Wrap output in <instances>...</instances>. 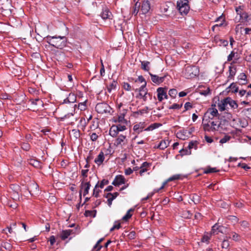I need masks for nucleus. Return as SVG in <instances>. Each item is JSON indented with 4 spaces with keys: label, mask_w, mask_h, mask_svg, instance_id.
Here are the masks:
<instances>
[{
    "label": "nucleus",
    "mask_w": 251,
    "mask_h": 251,
    "mask_svg": "<svg viewBox=\"0 0 251 251\" xmlns=\"http://www.w3.org/2000/svg\"><path fill=\"white\" fill-rule=\"evenodd\" d=\"M46 38L48 44L57 49H62L66 46L67 38L65 36L48 35Z\"/></svg>",
    "instance_id": "f257e3e1"
},
{
    "label": "nucleus",
    "mask_w": 251,
    "mask_h": 251,
    "mask_svg": "<svg viewBox=\"0 0 251 251\" xmlns=\"http://www.w3.org/2000/svg\"><path fill=\"white\" fill-rule=\"evenodd\" d=\"M176 8L175 5L172 2H167L160 6V12L166 17H170L174 15V11Z\"/></svg>",
    "instance_id": "f03ea898"
},
{
    "label": "nucleus",
    "mask_w": 251,
    "mask_h": 251,
    "mask_svg": "<svg viewBox=\"0 0 251 251\" xmlns=\"http://www.w3.org/2000/svg\"><path fill=\"white\" fill-rule=\"evenodd\" d=\"M188 0H179L177 1L176 8L181 15H186L190 9Z\"/></svg>",
    "instance_id": "7ed1b4c3"
},
{
    "label": "nucleus",
    "mask_w": 251,
    "mask_h": 251,
    "mask_svg": "<svg viewBox=\"0 0 251 251\" xmlns=\"http://www.w3.org/2000/svg\"><path fill=\"white\" fill-rule=\"evenodd\" d=\"M199 72L197 66H188L185 68V75L188 78H193L197 76Z\"/></svg>",
    "instance_id": "20e7f679"
},
{
    "label": "nucleus",
    "mask_w": 251,
    "mask_h": 251,
    "mask_svg": "<svg viewBox=\"0 0 251 251\" xmlns=\"http://www.w3.org/2000/svg\"><path fill=\"white\" fill-rule=\"evenodd\" d=\"M96 111L100 114L109 113L111 110L110 106L105 102L98 103L95 107Z\"/></svg>",
    "instance_id": "39448f33"
},
{
    "label": "nucleus",
    "mask_w": 251,
    "mask_h": 251,
    "mask_svg": "<svg viewBox=\"0 0 251 251\" xmlns=\"http://www.w3.org/2000/svg\"><path fill=\"white\" fill-rule=\"evenodd\" d=\"M208 119V120H214L215 118H220L217 109L215 107L208 108L204 115V118Z\"/></svg>",
    "instance_id": "423d86ee"
},
{
    "label": "nucleus",
    "mask_w": 251,
    "mask_h": 251,
    "mask_svg": "<svg viewBox=\"0 0 251 251\" xmlns=\"http://www.w3.org/2000/svg\"><path fill=\"white\" fill-rule=\"evenodd\" d=\"M222 122L227 123V121L225 119L222 120L220 118H215L214 120H210V124L211 125L214 132L218 131L219 128H222Z\"/></svg>",
    "instance_id": "0eeeda50"
},
{
    "label": "nucleus",
    "mask_w": 251,
    "mask_h": 251,
    "mask_svg": "<svg viewBox=\"0 0 251 251\" xmlns=\"http://www.w3.org/2000/svg\"><path fill=\"white\" fill-rule=\"evenodd\" d=\"M85 179H84L81 181V184L80 186V190L79 191V201H81L82 200V190H84L83 192V196H85L87 194H88L90 188L91 187L90 182H85Z\"/></svg>",
    "instance_id": "6e6552de"
},
{
    "label": "nucleus",
    "mask_w": 251,
    "mask_h": 251,
    "mask_svg": "<svg viewBox=\"0 0 251 251\" xmlns=\"http://www.w3.org/2000/svg\"><path fill=\"white\" fill-rule=\"evenodd\" d=\"M167 90V88L166 87H159L157 88V98L159 101H161L163 100V97L166 99H168Z\"/></svg>",
    "instance_id": "1a4fd4ad"
},
{
    "label": "nucleus",
    "mask_w": 251,
    "mask_h": 251,
    "mask_svg": "<svg viewBox=\"0 0 251 251\" xmlns=\"http://www.w3.org/2000/svg\"><path fill=\"white\" fill-rule=\"evenodd\" d=\"M182 179L181 175H175L169 177L166 181L163 182L162 185L158 189H154L155 192H159L160 190L163 189L165 185L169 181Z\"/></svg>",
    "instance_id": "9d476101"
},
{
    "label": "nucleus",
    "mask_w": 251,
    "mask_h": 251,
    "mask_svg": "<svg viewBox=\"0 0 251 251\" xmlns=\"http://www.w3.org/2000/svg\"><path fill=\"white\" fill-rule=\"evenodd\" d=\"M202 126L205 131L214 132L211 125L210 124V120H208V119H203Z\"/></svg>",
    "instance_id": "9b49d317"
},
{
    "label": "nucleus",
    "mask_w": 251,
    "mask_h": 251,
    "mask_svg": "<svg viewBox=\"0 0 251 251\" xmlns=\"http://www.w3.org/2000/svg\"><path fill=\"white\" fill-rule=\"evenodd\" d=\"M125 183V178L122 175L116 176L113 181L112 182V185L115 186H118L121 184Z\"/></svg>",
    "instance_id": "f8f14e48"
},
{
    "label": "nucleus",
    "mask_w": 251,
    "mask_h": 251,
    "mask_svg": "<svg viewBox=\"0 0 251 251\" xmlns=\"http://www.w3.org/2000/svg\"><path fill=\"white\" fill-rule=\"evenodd\" d=\"M146 125L145 122H140L133 126V130L136 133L139 134L143 131V129L146 126Z\"/></svg>",
    "instance_id": "ddd939ff"
},
{
    "label": "nucleus",
    "mask_w": 251,
    "mask_h": 251,
    "mask_svg": "<svg viewBox=\"0 0 251 251\" xmlns=\"http://www.w3.org/2000/svg\"><path fill=\"white\" fill-rule=\"evenodd\" d=\"M151 81L157 84H159L163 82L164 81L165 78L166 77V75L163 76H158L157 75H153L151 73H149Z\"/></svg>",
    "instance_id": "4468645a"
},
{
    "label": "nucleus",
    "mask_w": 251,
    "mask_h": 251,
    "mask_svg": "<svg viewBox=\"0 0 251 251\" xmlns=\"http://www.w3.org/2000/svg\"><path fill=\"white\" fill-rule=\"evenodd\" d=\"M100 16L103 20H106L111 19L113 15L112 13L107 8H105L102 9V11L100 13Z\"/></svg>",
    "instance_id": "2eb2a0df"
},
{
    "label": "nucleus",
    "mask_w": 251,
    "mask_h": 251,
    "mask_svg": "<svg viewBox=\"0 0 251 251\" xmlns=\"http://www.w3.org/2000/svg\"><path fill=\"white\" fill-rule=\"evenodd\" d=\"M150 8L151 6L150 2L147 0L143 1L141 8L142 14H146L149 11Z\"/></svg>",
    "instance_id": "dca6fc26"
},
{
    "label": "nucleus",
    "mask_w": 251,
    "mask_h": 251,
    "mask_svg": "<svg viewBox=\"0 0 251 251\" xmlns=\"http://www.w3.org/2000/svg\"><path fill=\"white\" fill-rule=\"evenodd\" d=\"M225 103H226L227 105L229 104L232 108L235 109L238 107V104L236 101L232 100L230 97H227L225 99Z\"/></svg>",
    "instance_id": "f3484780"
},
{
    "label": "nucleus",
    "mask_w": 251,
    "mask_h": 251,
    "mask_svg": "<svg viewBox=\"0 0 251 251\" xmlns=\"http://www.w3.org/2000/svg\"><path fill=\"white\" fill-rule=\"evenodd\" d=\"M215 22L219 23L214 25L212 27V29L213 31H214L215 30H216V28L223 25L224 23L225 22V19L222 16H220L217 18Z\"/></svg>",
    "instance_id": "a211bd4d"
},
{
    "label": "nucleus",
    "mask_w": 251,
    "mask_h": 251,
    "mask_svg": "<svg viewBox=\"0 0 251 251\" xmlns=\"http://www.w3.org/2000/svg\"><path fill=\"white\" fill-rule=\"evenodd\" d=\"M104 159V153L102 151H101L98 157L95 159V162L98 165H101Z\"/></svg>",
    "instance_id": "6ab92c4d"
},
{
    "label": "nucleus",
    "mask_w": 251,
    "mask_h": 251,
    "mask_svg": "<svg viewBox=\"0 0 251 251\" xmlns=\"http://www.w3.org/2000/svg\"><path fill=\"white\" fill-rule=\"evenodd\" d=\"M72 233H73V230H71V229L64 230L61 232L60 237L62 240H65Z\"/></svg>",
    "instance_id": "aec40b11"
},
{
    "label": "nucleus",
    "mask_w": 251,
    "mask_h": 251,
    "mask_svg": "<svg viewBox=\"0 0 251 251\" xmlns=\"http://www.w3.org/2000/svg\"><path fill=\"white\" fill-rule=\"evenodd\" d=\"M126 138V136L123 135H120L118 136V137L116 139L115 145L116 146H119V145H122V143H123V144L125 145L126 143H124V141Z\"/></svg>",
    "instance_id": "412c9836"
},
{
    "label": "nucleus",
    "mask_w": 251,
    "mask_h": 251,
    "mask_svg": "<svg viewBox=\"0 0 251 251\" xmlns=\"http://www.w3.org/2000/svg\"><path fill=\"white\" fill-rule=\"evenodd\" d=\"M169 144L170 141L168 140H162L157 146V148L164 150L169 146Z\"/></svg>",
    "instance_id": "4be33fe9"
},
{
    "label": "nucleus",
    "mask_w": 251,
    "mask_h": 251,
    "mask_svg": "<svg viewBox=\"0 0 251 251\" xmlns=\"http://www.w3.org/2000/svg\"><path fill=\"white\" fill-rule=\"evenodd\" d=\"M238 79L240 81H244V83H240V85H245L248 83L247 76L244 73H241L238 76Z\"/></svg>",
    "instance_id": "5701e85b"
},
{
    "label": "nucleus",
    "mask_w": 251,
    "mask_h": 251,
    "mask_svg": "<svg viewBox=\"0 0 251 251\" xmlns=\"http://www.w3.org/2000/svg\"><path fill=\"white\" fill-rule=\"evenodd\" d=\"M119 133L118 130H116V127L115 125L112 126L109 130V135L113 137L117 136Z\"/></svg>",
    "instance_id": "b1692460"
},
{
    "label": "nucleus",
    "mask_w": 251,
    "mask_h": 251,
    "mask_svg": "<svg viewBox=\"0 0 251 251\" xmlns=\"http://www.w3.org/2000/svg\"><path fill=\"white\" fill-rule=\"evenodd\" d=\"M227 89H230L229 91H231L232 93H237L238 91V87L236 85V83H232Z\"/></svg>",
    "instance_id": "393cba45"
},
{
    "label": "nucleus",
    "mask_w": 251,
    "mask_h": 251,
    "mask_svg": "<svg viewBox=\"0 0 251 251\" xmlns=\"http://www.w3.org/2000/svg\"><path fill=\"white\" fill-rule=\"evenodd\" d=\"M162 125L161 124L159 123H153L152 124H151L149 126H148L147 128H145L144 129L145 131H151L152 130L156 128L159 127V126H161Z\"/></svg>",
    "instance_id": "a878e982"
},
{
    "label": "nucleus",
    "mask_w": 251,
    "mask_h": 251,
    "mask_svg": "<svg viewBox=\"0 0 251 251\" xmlns=\"http://www.w3.org/2000/svg\"><path fill=\"white\" fill-rule=\"evenodd\" d=\"M150 62L147 61H141V68L146 71H149L150 69L149 65Z\"/></svg>",
    "instance_id": "bb28decb"
},
{
    "label": "nucleus",
    "mask_w": 251,
    "mask_h": 251,
    "mask_svg": "<svg viewBox=\"0 0 251 251\" xmlns=\"http://www.w3.org/2000/svg\"><path fill=\"white\" fill-rule=\"evenodd\" d=\"M134 210L133 208H130L129 209L126 214L122 218V220L125 221L128 220L132 216V214L130 213L131 212H133Z\"/></svg>",
    "instance_id": "cd10ccee"
},
{
    "label": "nucleus",
    "mask_w": 251,
    "mask_h": 251,
    "mask_svg": "<svg viewBox=\"0 0 251 251\" xmlns=\"http://www.w3.org/2000/svg\"><path fill=\"white\" fill-rule=\"evenodd\" d=\"M76 97L75 94L70 93L67 98L68 103H74L76 101Z\"/></svg>",
    "instance_id": "c85d7f7f"
},
{
    "label": "nucleus",
    "mask_w": 251,
    "mask_h": 251,
    "mask_svg": "<svg viewBox=\"0 0 251 251\" xmlns=\"http://www.w3.org/2000/svg\"><path fill=\"white\" fill-rule=\"evenodd\" d=\"M117 84V82L113 80L109 85L107 87L108 92L110 93L112 90L115 89L116 88Z\"/></svg>",
    "instance_id": "c756f323"
},
{
    "label": "nucleus",
    "mask_w": 251,
    "mask_h": 251,
    "mask_svg": "<svg viewBox=\"0 0 251 251\" xmlns=\"http://www.w3.org/2000/svg\"><path fill=\"white\" fill-rule=\"evenodd\" d=\"M228 234L229 235V238H231L233 240L235 241H238L239 240L240 235L236 232H231Z\"/></svg>",
    "instance_id": "7c9ffc66"
},
{
    "label": "nucleus",
    "mask_w": 251,
    "mask_h": 251,
    "mask_svg": "<svg viewBox=\"0 0 251 251\" xmlns=\"http://www.w3.org/2000/svg\"><path fill=\"white\" fill-rule=\"evenodd\" d=\"M219 172V170H217L216 168H211L209 166L207 167V168L204 171V174H210L213 173H216Z\"/></svg>",
    "instance_id": "2f4dec72"
},
{
    "label": "nucleus",
    "mask_w": 251,
    "mask_h": 251,
    "mask_svg": "<svg viewBox=\"0 0 251 251\" xmlns=\"http://www.w3.org/2000/svg\"><path fill=\"white\" fill-rule=\"evenodd\" d=\"M97 211L94 210H86L85 211L84 215L86 217H95L96 215Z\"/></svg>",
    "instance_id": "473e14b6"
},
{
    "label": "nucleus",
    "mask_w": 251,
    "mask_h": 251,
    "mask_svg": "<svg viewBox=\"0 0 251 251\" xmlns=\"http://www.w3.org/2000/svg\"><path fill=\"white\" fill-rule=\"evenodd\" d=\"M226 103H225V99L220 102L218 103V104L219 109L221 111H224L226 109Z\"/></svg>",
    "instance_id": "72a5a7b5"
},
{
    "label": "nucleus",
    "mask_w": 251,
    "mask_h": 251,
    "mask_svg": "<svg viewBox=\"0 0 251 251\" xmlns=\"http://www.w3.org/2000/svg\"><path fill=\"white\" fill-rule=\"evenodd\" d=\"M99 187V182L95 185V188L93 190V195L95 196L96 198H98L99 196V193L101 192V191L97 188Z\"/></svg>",
    "instance_id": "f704fd0d"
},
{
    "label": "nucleus",
    "mask_w": 251,
    "mask_h": 251,
    "mask_svg": "<svg viewBox=\"0 0 251 251\" xmlns=\"http://www.w3.org/2000/svg\"><path fill=\"white\" fill-rule=\"evenodd\" d=\"M229 75L228 76V78L232 77L236 74V68L235 67L232 68V67L230 66L229 67Z\"/></svg>",
    "instance_id": "c9c22d12"
},
{
    "label": "nucleus",
    "mask_w": 251,
    "mask_h": 251,
    "mask_svg": "<svg viewBox=\"0 0 251 251\" xmlns=\"http://www.w3.org/2000/svg\"><path fill=\"white\" fill-rule=\"evenodd\" d=\"M118 122L119 123H121L122 124H126L127 121L125 119V114L122 113L118 117Z\"/></svg>",
    "instance_id": "e433bc0d"
},
{
    "label": "nucleus",
    "mask_w": 251,
    "mask_h": 251,
    "mask_svg": "<svg viewBox=\"0 0 251 251\" xmlns=\"http://www.w3.org/2000/svg\"><path fill=\"white\" fill-rule=\"evenodd\" d=\"M148 107L146 106L145 108H144L143 109H141V110H139L134 112V114L135 115V114L142 115L144 113H148Z\"/></svg>",
    "instance_id": "4c0bfd02"
},
{
    "label": "nucleus",
    "mask_w": 251,
    "mask_h": 251,
    "mask_svg": "<svg viewBox=\"0 0 251 251\" xmlns=\"http://www.w3.org/2000/svg\"><path fill=\"white\" fill-rule=\"evenodd\" d=\"M179 152L180 153L181 156L190 155L191 154V151L189 149H183L179 151Z\"/></svg>",
    "instance_id": "58836bf2"
},
{
    "label": "nucleus",
    "mask_w": 251,
    "mask_h": 251,
    "mask_svg": "<svg viewBox=\"0 0 251 251\" xmlns=\"http://www.w3.org/2000/svg\"><path fill=\"white\" fill-rule=\"evenodd\" d=\"M198 142L197 141H191L189 143L188 148L191 151L192 149L194 148L195 149L197 148Z\"/></svg>",
    "instance_id": "ea45409f"
},
{
    "label": "nucleus",
    "mask_w": 251,
    "mask_h": 251,
    "mask_svg": "<svg viewBox=\"0 0 251 251\" xmlns=\"http://www.w3.org/2000/svg\"><path fill=\"white\" fill-rule=\"evenodd\" d=\"M21 145V148L24 151H28L30 149V146L27 143H22Z\"/></svg>",
    "instance_id": "a19ab883"
},
{
    "label": "nucleus",
    "mask_w": 251,
    "mask_h": 251,
    "mask_svg": "<svg viewBox=\"0 0 251 251\" xmlns=\"http://www.w3.org/2000/svg\"><path fill=\"white\" fill-rule=\"evenodd\" d=\"M227 219L228 220L231 221L234 224L238 223V222L239 221V219L237 217H236L235 216H233V215H229V216H227Z\"/></svg>",
    "instance_id": "79ce46f5"
},
{
    "label": "nucleus",
    "mask_w": 251,
    "mask_h": 251,
    "mask_svg": "<svg viewBox=\"0 0 251 251\" xmlns=\"http://www.w3.org/2000/svg\"><path fill=\"white\" fill-rule=\"evenodd\" d=\"M123 87L124 89L127 91H131V90H133V87H131L130 85L127 83V82H124L123 84Z\"/></svg>",
    "instance_id": "37998d69"
},
{
    "label": "nucleus",
    "mask_w": 251,
    "mask_h": 251,
    "mask_svg": "<svg viewBox=\"0 0 251 251\" xmlns=\"http://www.w3.org/2000/svg\"><path fill=\"white\" fill-rule=\"evenodd\" d=\"M185 133H186V131L184 130L180 131L177 133V137L181 139L185 140L186 137Z\"/></svg>",
    "instance_id": "c03bdc74"
},
{
    "label": "nucleus",
    "mask_w": 251,
    "mask_h": 251,
    "mask_svg": "<svg viewBox=\"0 0 251 251\" xmlns=\"http://www.w3.org/2000/svg\"><path fill=\"white\" fill-rule=\"evenodd\" d=\"M29 163L35 167H38L39 166V162L34 159H31L29 160Z\"/></svg>",
    "instance_id": "a18cd8bd"
},
{
    "label": "nucleus",
    "mask_w": 251,
    "mask_h": 251,
    "mask_svg": "<svg viewBox=\"0 0 251 251\" xmlns=\"http://www.w3.org/2000/svg\"><path fill=\"white\" fill-rule=\"evenodd\" d=\"M177 93V91L175 89H170L169 91V95L173 98H176Z\"/></svg>",
    "instance_id": "49530a36"
},
{
    "label": "nucleus",
    "mask_w": 251,
    "mask_h": 251,
    "mask_svg": "<svg viewBox=\"0 0 251 251\" xmlns=\"http://www.w3.org/2000/svg\"><path fill=\"white\" fill-rule=\"evenodd\" d=\"M239 15H240L241 19L245 20L246 21L247 20L248 17H249L248 13L245 12H243V11H240V13H239Z\"/></svg>",
    "instance_id": "de8ad7c7"
},
{
    "label": "nucleus",
    "mask_w": 251,
    "mask_h": 251,
    "mask_svg": "<svg viewBox=\"0 0 251 251\" xmlns=\"http://www.w3.org/2000/svg\"><path fill=\"white\" fill-rule=\"evenodd\" d=\"M116 127V130L119 131H123L126 129V127L125 125H122L121 124H119L117 125H115Z\"/></svg>",
    "instance_id": "09e8293b"
},
{
    "label": "nucleus",
    "mask_w": 251,
    "mask_h": 251,
    "mask_svg": "<svg viewBox=\"0 0 251 251\" xmlns=\"http://www.w3.org/2000/svg\"><path fill=\"white\" fill-rule=\"evenodd\" d=\"M182 106V104H178L177 103H174L172 105L169 107L170 109H178L180 108Z\"/></svg>",
    "instance_id": "8fccbe9b"
},
{
    "label": "nucleus",
    "mask_w": 251,
    "mask_h": 251,
    "mask_svg": "<svg viewBox=\"0 0 251 251\" xmlns=\"http://www.w3.org/2000/svg\"><path fill=\"white\" fill-rule=\"evenodd\" d=\"M109 183V181L106 179H102L100 183H99V187L102 188L105 185H107Z\"/></svg>",
    "instance_id": "3c124183"
},
{
    "label": "nucleus",
    "mask_w": 251,
    "mask_h": 251,
    "mask_svg": "<svg viewBox=\"0 0 251 251\" xmlns=\"http://www.w3.org/2000/svg\"><path fill=\"white\" fill-rule=\"evenodd\" d=\"M219 46H223L224 47H226V46H227V45L228 44V41L225 40V39H219Z\"/></svg>",
    "instance_id": "603ef678"
},
{
    "label": "nucleus",
    "mask_w": 251,
    "mask_h": 251,
    "mask_svg": "<svg viewBox=\"0 0 251 251\" xmlns=\"http://www.w3.org/2000/svg\"><path fill=\"white\" fill-rule=\"evenodd\" d=\"M229 246V242L228 240H224L222 242V247L224 249H227Z\"/></svg>",
    "instance_id": "864d4df0"
},
{
    "label": "nucleus",
    "mask_w": 251,
    "mask_h": 251,
    "mask_svg": "<svg viewBox=\"0 0 251 251\" xmlns=\"http://www.w3.org/2000/svg\"><path fill=\"white\" fill-rule=\"evenodd\" d=\"M210 237L208 235H204L201 239V241L208 244L209 242Z\"/></svg>",
    "instance_id": "5fc2aeb1"
},
{
    "label": "nucleus",
    "mask_w": 251,
    "mask_h": 251,
    "mask_svg": "<svg viewBox=\"0 0 251 251\" xmlns=\"http://www.w3.org/2000/svg\"><path fill=\"white\" fill-rule=\"evenodd\" d=\"M230 137L229 136L226 135L220 140V143L222 144L225 143L226 142L230 140Z\"/></svg>",
    "instance_id": "6e6d98bb"
},
{
    "label": "nucleus",
    "mask_w": 251,
    "mask_h": 251,
    "mask_svg": "<svg viewBox=\"0 0 251 251\" xmlns=\"http://www.w3.org/2000/svg\"><path fill=\"white\" fill-rule=\"evenodd\" d=\"M139 6H140V4L138 5L137 2H136L135 4V7H134V10L132 12V14H134L135 15H136L137 14V13L139 11Z\"/></svg>",
    "instance_id": "4d7b16f0"
},
{
    "label": "nucleus",
    "mask_w": 251,
    "mask_h": 251,
    "mask_svg": "<svg viewBox=\"0 0 251 251\" xmlns=\"http://www.w3.org/2000/svg\"><path fill=\"white\" fill-rule=\"evenodd\" d=\"M127 236L129 239H134L135 238L136 233L135 231H132L127 235Z\"/></svg>",
    "instance_id": "13d9d810"
},
{
    "label": "nucleus",
    "mask_w": 251,
    "mask_h": 251,
    "mask_svg": "<svg viewBox=\"0 0 251 251\" xmlns=\"http://www.w3.org/2000/svg\"><path fill=\"white\" fill-rule=\"evenodd\" d=\"M31 103L34 105L43 104L42 101L39 99L31 100Z\"/></svg>",
    "instance_id": "bf43d9fd"
},
{
    "label": "nucleus",
    "mask_w": 251,
    "mask_h": 251,
    "mask_svg": "<svg viewBox=\"0 0 251 251\" xmlns=\"http://www.w3.org/2000/svg\"><path fill=\"white\" fill-rule=\"evenodd\" d=\"M210 89H209V87H208V88H206V90H201L200 92V94L202 95H204V96H207V95H208V94H210Z\"/></svg>",
    "instance_id": "052dcab7"
},
{
    "label": "nucleus",
    "mask_w": 251,
    "mask_h": 251,
    "mask_svg": "<svg viewBox=\"0 0 251 251\" xmlns=\"http://www.w3.org/2000/svg\"><path fill=\"white\" fill-rule=\"evenodd\" d=\"M219 223L215 224L212 227L211 233L215 234L218 231Z\"/></svg>",
    "instance_id": "680f3d73"
},
{
    "label": "nucleus",
    "mask_w": 251,
    "mask_h": 251,
    "mask_svg": "<svg viewBox=\"0 0 251 251\" xmlns=\"http://www.w3.org/2000/svg\"><path fill=\"white\" fill-rule=\"evenodd\" d=\"M238 166H240L242 168L245 169V170H248L250 169L251 168L249 167L245 163H239Z\"/></svg>",
    "instance_id": "e2e57ef3"
},
{
    "label": "nucleus",
    "mask_w": 251,
    "mask_h": 251,
    "mask_svg": "<svg viewBox=\"0 0 251 251\" xmlns=\"http://www.w3.org/2000/svg\"><path fill=\"white\" fill-rule=\"evenodd\" d=\"M98 135L96 133H93L90 135V139L92 141H95L97 140Z\"/></svg>",
    "instance_id": "0e129e2a"
},
{
    "label": "nucleus",
    "mask_w": 251,
    "mask_h": 251,
    "mask_svg": "<svg viewBox=\"0 0 251 251\" xmlns=\"http://www.w3.org/2000/svg\"><path fill=\"white\" fill-rule=\"evenodd\" d=\"M184 108L185 110H188L190 108H192V104H191V103L187 102L185 103V104H184Z\"/></svg>",
    "instance_id": "69168bd1"
},
{
    "label": "nucleus",
    "mask_w": 251,
    "mask_h": 251,
    "mask_svg": "<svg viewBox=\"0 0 251 251\" xmlns=\"http://www.w3.org/2000/svg\"><path fill=\"white\" fill-rule=\"evenodd\" d=\"M234 55L235 52H234V51H232L227 56V61H230L231 60H232L233 58L234 57Z\"/></svg>",
    "instance_id": "338daca9"
},
{
    "label": "nucleus",
    "mask_w": 251,
    "mask_h": 251,
    "mask_svg": "<svg viewBox=\"0 0 251 251\" xmlns=\"http://www.w3.org/2000/svg\"><path fill=\"white\" fill-rule=\"evenodd\" d=\"M102 248V246L100 245V244H97V243L96 244V245L93 247V251H100Z\"/></svg>",
    "instance_id": "774afa93"
}]
</instances>
